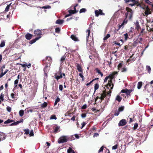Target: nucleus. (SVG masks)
<instances>
[{"label":"nucleus","instance_id":"obj_50","mask_svg":"<svg viewBox=\"0 0 153 153\" xmlns=\"http://www.w3.org/2000/svg\"><path fill=\"white\" fill-rule=\"evenodd\" d=\"M25 131V134H29V130L28 129H26L24 130Z\"/></svg>","mask_w":153,"mask_h":153},{"label":"nucleus","instance_id":"obj_21","mask_svg":"<svg viewBox=\"0 0 153 153\" xmlns=\"http://www.w3.org/2000/svg\"><path fill=\"white\" fill-rule=\"evenodd\" d=\"M48 105V103L46 102H44V103L41 105V107L42 108H44L46 107Z\"/></svg>","mask_w":153,"mask_h":153},{"label":"nucleus","instance_id":"obj_11","mask_svg":"<svg viewBox=\"0 0 153 153\" xmlns=\"http://www.w3.org/2000/svg\"><path fill=\"white\" fill-rule=\"evenodd\" d=\"M33 35L30 33H27L25 36V38L27 40H30L32 39Z\"/></svg>","mask_w":153,"mask_h":153},{"label":"nucleus","instance_id":"obj_24","mask_svg":"<svg viewBox=\"0 0 153 153\" xmlns=\"http://www.w3.org/2000/svg\"><path fill=\"white\" fill-rule=\"evenodd\" d=\"M4 95L2 93L0 95V104L1 103V102L3 101L4 100Z\"/></svg>","mask_w":153,"mask_h":153},{"label":"nucleus","instance_id":"obj_18","mask_svg":"<svg viewBox=\"0 0 153 153\" xmlns=\"http://www.w3.org/2000/svg\"><path fill=\"white\" fill-rule=\"evenodd\" d=\"M147 29L149 32H153V25H152L148 26L146 25Z\"/></svg>","mask_w":153,"mask_h":153},{"label":"nucleus","instance_id":"obj_8","mask_svg":"<svg viewBox=\"0 0 153 153\" xmlns=\"http://www.w3.org/2000/svg\"><path fill=\"white\" fill-rule=\"evenodd\" d=\"M34 33L38 37L41 36L42 35V32L41 30L37 29L34 30Z\"/></svg>","mask_w":153,"mask_h":153},{"label":"nucleus","instance_id":"obj_47","mask_svg":"<svg viewBox=\"0 0 153 153\" xmlns=\"http://www.w3.org/2000/svg\"><path fill=\"white\" fill-rule=\"evenodd\" d=\"M6 109L7 111L9 112H11V108L8 106L7 107Z\"/></svg>","mask_w":153,"mask_h":153},{"label":"nucleus","instance_id":"obj_30","mask_svg":"<svg viewBox=\"0 0 153 153\" xmlns=\"http://www.w3.org/2000/svg\"><path fill=\"white\" fill-rule=\"evenodd\" d=\"M146 70H147L148 72L149 73H150L151 72V68L150 66H148V65L146 66Z\"/></svg>","mask_w":153,"mask_h":153},{"label":"nucleus","instance_id":"obj_46","mask_svg":"<svg viewBox=\"0 0 153 153\" xmlns=\"http://www.w3.org/2000/svg\"><path fill=\"white\" fill-rule=\"evenodd\" d=\"M138 125L137 123H135L134 124V126L133 127V129L134 130H136L138 127Z\"/></svg>","mask_w":153,"mask_h":153},{"label":"nucleus","instance_id":"obj_38","mask_svg":"<svg viewBox=\"0 0 153 153\" xmlns=\"http://www.w3.org/2000/svg\"><path fill=\"white\" fill-rule=\"evenodd\" d=\"M24 114V111L23 110H21L19 112V116L20 117H22L23 115Z\"/></svg>","mask_w":153,"mask_h":153},{"label":"nucleus","instance_id":"obj_51","mask_svg":"<svg viewBox=\"0 0 153 153\" xmlns=\"http://www.w3.org/2000/svg\"><path fill=\"white\" fill-rule=\"evenodd\" d=\"M48 65H46L44 69V72H48L49 70L48 68Z\"/></svg>","mask_w":153,"mask_h":153},{"label":"nucleus","instance_id":"obj_52","mask_svg":"<svg viewBox=\"0 0 153 153\" xmlns=\"http://www.w3.org/2000/svg\"><path fill=\"white\" fill-rule=\"evenodd\" d=\"M60 31V29L59 27H56L55 28V32L57 33H59Z\"/></svg>","mask_w":153,"mask_h":153},{"label":"nucleus","instance_id":"obj_40","mask_svg":"<svg viewBox=\"0 0 153 153\" xmlns=\"http://www.w3.org/2000/svg\"><path fill=\"white\" fill-rule=\"evenodd\" d=\"M127 70V69L126 68L123 67L121 68L120 71L122 72H125Z\"/></svg>","mask_w":153,"mask_h":153},{"label":"nucleus","instance_id":"obj_49","mask_svg":"<svg viewBox=\"0 0 153 153\" xmlns=\"http://www.w3.org/2000/svg\"><path fill=\"white\" fill-rule=\"evenodd\" d=\"M50 118L51 119L56 120V119L57 118L56 117V116L55 115H53L51 116Z\"/></svg>","mask_w":153,"mask_h":153},{"label":"nucleus","instance_id":"obj_42","mask_svg":"<svg viewBox=\"0 0 153 153\" xmlns=\"http://www.w3.org/2000/svg\"><path fill=\"white\" fill-rule=\"evenodd\" d=\"M110 37V35L109 34H108L106 35V36L104 37L103 38V40H105L106 39H107L108 38Z\"/></svg>","mask_w":153,"mask_h":153},{"label":"nucleus","instance_id":"obj_16","mask_svg":"<svg viewBox=\"0 0 153 153\" xmlns=\"http://www.w3.org/2000/svg\"><path fill=\"white\" fill-rule=\"evenodd\" d=\"M59 126H56L54 128L53 132L55 133H57L59 131V130L60 129Z\"/></svg>","mask_w":153,"mask_h":153},{"label":"nucleus","instance_id":"obj_4","mask_svg":"<svg viewBox=\"0 0 153 153\" xmlns=\"http://www.w3.org/2000/svg\"><path fill=\"white\" fill-rule=\"evenodd\" d=\"M141 7L143 9H145V15L146 16H147L148 15L152 13V10L149 8L148 6H146L145 7Z\"/></svg>","mask_w":153,"mask_h":153},{"label":"nucleus","instance_id":"obj_17","mask_svg":"<svg viewBox=\"0 0 153 153\" xmlns=\"http://www.w3.org/2000/svg\"><path fill=\"white\" fill-rule=\"evenodd\" d=\"M70 37L73 40L75 41H79V39L78 38L74 35H72Z\"/></svg>","mask_w":153,"mask_h":153},{"label":"nucleus","instance_id":"obj_13","mask_svg":"<svg viewBox=\"0 0 153 153\" xmlns=\"http://www.w3.org/2000/svg\"><path fill=\"white\" fill-rule=\"evenodd\" d=\"M135 25L136 26L135 27V29L137 30V31H138V32H139V30L140 29H141V28L138 21H137L136 22L135 24Z\"/></svg>","mask_w":153,"mask_h":153},{"label":"nucleus","instance_id":"obj_22","mask_svg":"<svg viewBox=\"0 0 153 153\" xmlns=\"http://www.w3.org/2000/svg\"><path fill=\"white\" fill-rule=\"evenodd\" d=\"M55 76V78H56L57 80L60 78H61L62 77V74H60V75H57L56 74Z\"/></svg>","mask_w":153,"mask_h":153},{"label":"nucleus","instance_id":"obj_64","mask_svg":"<svg viewBox=\"0 0 153 153\" xmlns=\"http://www.w3.org/2000/svg\"><path fill=\"white\" fill-rule=\"evenodd\" d=\"M8 71V70H6L4 73H3V72H1V74H2V75H3V76L7 73V72Z\"/></svg>","mask_w":153,"mask_h":153},{"label":"nucleus","instance_id":"obj_32","mask_svg":"<svg viewBox=\"0 0 153 153\" xmlns=\"http://www.w3.org/2000/svg\"><path fill=\"white\" fill-rule=\"evenodd\" d=\"M122 100V98L120 97L119 95H117L116 98V100L119 102H120Z\"/></svg>","mask_w":153,"mask_h":153},{"label":"nucleus","instance_id":"obj_23","mask_svg":"<svg viewBox=\"0 0 153 153\" xmlns=\"http://www.w3.org/2000/svg\"><path fill=\"white\" fill-rule=\"evenodd\" d=\"M142 85V82H139L137 84V88L138 89H140Z\"/></svg>","mask_w":153,"mask_h":153},{"label":"nucleus","instance_id":"obj_19","mask_svg":"<svg viewBox=\"0 0 153 153\" xmlns=\"http://www.w3.org/2000/svg\"><path fill=\"white\" fill-rule=\"evenodd\" d=\"M64 22V21L60 19H57L56 22V23L59 25L62 24Z\"/></svg>","mask_w":153,"mask_h":153},{"label":"nucleus","instance_id":"obj_2","mask_svg":"<svg viewBox=\"0 0 153 153\" xmlns=\"http://www.w3.org/2000/svg\"><path fill=\"white\" fill-rule=\"evenodd\" d=\"M68 139L67 136H63L61 137L58 140V142L59 144L67 142Z\"/></svg>","mask_w":153,"mask_h":153},{"label":"nucleus","instance_id":"obj_55","mask_svg":"<svg viewBox=\"0 0 153 153\" xmlns=\"http://www.w3.org/2000/svg\"><path fill=\"white\" fill-rule=\"evenodd\" d=\"M87 106L86 104L84 105L81 107L82 109H85L87 108Z\"/></svg>","mask_w":153,"mask_h":153},{"label":"nucleus","instance_id":"obj_61","mask_svg":"<svg viewBox=\"0 0 153 153\" xmlns=\"http://www.w3.org/2000/svg\"><path fill=\"white\" fill-rule=\"evenodd\" d=\"M134 0H124L125 3H127L130 2H132Z\"/></svg>","mask_w":153,"mask_h":153},{"label":"nucleus","instance_id":"obj_31","mask_svg":"<svg viewBox=\"0 0 153 153\" xmlns=\"http://www.w3.org/2000/svg\"><path fill=\"white\" fill-rule=\"evenodd\" d=\"M99 88V85L98 84V83L95 84L94 87V90H95L94 92H95L96 90H97Z\"/></svg>","mask_w":153,"mask_h":153},{"label":"nucleus","instance_id":"obj_44","mask_svg":"<svg viewBox=\"0 0 153 153\" xmlns=\"http://www.w3.org/2000/svg\"><path fill=\"white\" fill-rule=\"evenodd\" d=\"M144 1L146 3L149 5H150L152 3V2L150 1L149 0H144Z\"/></svg>","mask_w":153,"mask_h":153},{"label":"nucleus","instance_id":"obj_10","mask_svg":"<svg viewBox=\"0 0 153 153\" xmlns=\"http://www.w3.org/2000/svg\"><path fill=\"white\" fill-rule=\"evenodd\" d=\"M106 96V94L105 93L103 92L102 94H100V96H98L95 99L96 100L97 98H99L100 99L101 101L104 99V98Z\"/></svg>","mask_w":153,"mask_h":153},{"label":"nucleus","instance_id":"obj_45","mask_svg":"<svg viewBox=\"0 0 153 153\" xmlns=\"http://www.w3.org/2000/svg\"><path fill=\"white\" fill-rule=\"evenodd\" d=\"M79 76H80L82 78V81H84L85 80L84 77L82 74V73H79Z\"/></svg>","mask_w":153,"mask_h":153},{"label":"nucleus","instance_id":"obj_54","mask_svg":"<svg viewBox=\"0 0 153 153\" xmlns=\"http://www.w3.org/2000/svg\"><path fill=\"white\" fill-rule=\"evenodd\" d=\"M117 146H118V145L117 144H116L115 146H112V149H113V150L116 149L117 148Z\"/></svg>","mask_w":153,"mask_h":153},{"label":"nucleus","instance_id":"obj_26","mask_svg":"<svg viewBox=\"0 0 153 153\" xmlns=\"http://www.w3.org/2000/svg\"><path fill=\"white\" fill-rule=\"evenodd\" d=\"M144 30H145V29L144 28L142 29L139 35L140 36H143V35L145 34V32L144 31Z\"/></svg>","mask_w":153,"mask_h":153},{"label":"nucleus","instance_id":"obj_3","mask_svg":"<svg viewBox=\"0 0 153 153\" xmlns=\"http://www.w3.org/2000/svg\"><path fill=\"white\" fill-rule=\"evenodd\" d=\"M113 87V84L111 82V81L109 82L107 85H106V87L107 88L109 89V91L107 92L108 94L110 95L111 92V90L112 89Z\"/></svg>","mask_w":153,"mask_h":153},{"label":"nucleus","instance_id":"obj_9","mask_svg":"<svg viewBox=\"0 0 153 153\" xmlns=\"http://www.w3.org/2000/svg\"><path fill=\"white\" fill-rule=\"evenodd\" d=\"M126 123V120L125 119H122L121 120L119 123L118 125L119 126H123L125 125Z\"/></svg>","mask_w":153,"mask_h":153},{"label":"nucleus","instance_id":"obj_5","mask_svg":"<svg viewBox=\"0 0 153 153\" xmlns=\"http://www.w3.org/2000/svg\"><path fill=\"white\" fill-rule=\"evenodd\" d=\"M117 74V72H114L112 74H111V76H108L106 77L105 78V79H104V82H106L107 80L108 79H110V80L108 81V82H110V81H111V82L112 83V79L113 78V76L114 75H115V74Z\"/></svg>","mask_w":153,"mask_h":153},{"label":"nucleus","instance_id":"obj_15","mask_svg":"<svg viewBox=\"0 0 153 153\" xmlns=\"http://www.w3.org/2000/svg\"><path fill=\"white\" fill-rule=\"evenodd\" d=\"M23 119H21L19 121H17L16 122H14V123H12L11 124V126L16 125L18 124H19V123L22 122H23Z\"/></svg>","mask_w":153,"mask_h":153},{"label":"nucleus","instance_id":"obj_14","mask_svg":"<svg viewBox=\"0 0 153 153\" xmlns=\"http://www.w3.org/2000/svg\"><path fill=\"white\" fill-rule=\"evenodd\" d=\"M41 36H39L36 38L35 39L32 40L30 42V43L31 44L35 43L37 40L39 39Z\"/></svg>","mask_w":153,"mask_h":153},{"label":"nucleus","instance_id":"obj_41","mask_svg":"<svg viewBox=\"0 0 153 153\" xmlns=\"http://www.w3.org/2000/svg\"><path fill=\"white\" fill-rule=\"evenodd\" d=\"M123 66V64L121 63H120L118 65V68L119 70H120L122 68Z\"/></svg>","mask_w":153,"mask_h":153},{"label":"nucleus","instance_id":"obj_39","mask_svg":"<svg viewBox=\"0 0 153 153\" xmlns=\"http://www.w3.org/2000/svg\"><path fill=\"white\" fill-rule=\"evenodd\" d=\"M41 8L42 9H50L51 8V7L49 5H46L42 7Z\"/></svg>","mask_w":153,"mask_h":153},{"label":"nucleus","instance_id":"obj_33","mask_svg":"<svg viewBox=\"0 0 153 153\" xmlns=\"http://www.w3.org/2000/svg\"><path fill=\"white\" fill-rule=\"evenodd\" d=\"M5 45V42L3 40L1 42V43L0 44V47L2 48L4 47Z\"/></svg>","mask_w":153,"mask_h":153},{"label":"nucleus","instance_id":"obj_6","mask_svg":"<svg viewBox=\"0 0 153 153\" xmlns=\"http://www.w3.org/2000/svg\"><path fill=\"white\" fill-rule=\"evenodd\" d=\"M95 16L96 17L98 16L99 15H105V13H103L102 10L101 9L99 10H96L95 11Z\"/></svg>","mask_w":153,"mask_h":153},{"label":"nucleus","instance_id":"obj_12","mask_svg":"<svg viewBox=\"0 0 153 153\" xmlns=\"http://www.w3.org/2000/svg\"><path fill=\"white\" fill-rule=\"evenodd\" d=\"M6 138L5 134L2 132H0V141H2Z\"/></svg>","mask_w":153,"mask_h":153},{"label":"nucleus","instance_id":"obj_28","mask_svg":"<svg viewBox=\"0 0 153 153\" xmlns=\"http://www.w3.org/2000/svg\"><path fill=\"white\" fill-rule=\"evenodd\" d=\"M13 120H12L8 119L7 120L5 121L4 122V124L9 123H11L13 122Z\"/></svg>","mask_w":153,"mask_h":153},{"label":"nucleus","instance_id":"obj_57","mask_svg":"<svg viewBox=\"0 0 153 153\" xmlns=\"http://www.w3.org/2000/svg\"><path fill=\"white\" fill-rule=\"evenodd\" d=\"M59 90H60L61 91H62L63 89L62 85H59Z\"/></svg>","mask_w":153,"mask_h":153},{"label":"nucleus","instance_id":"obj_53","mask_svg":"<svg viewBox=\"0 0 153 153\" xmlns=\"http://www.w3.org/2000/svg\"><path fill=\"white\" fill-rule=\"evenodd\" d=\"M124 109V107L122 106L120 107L118 109V111L119 112L122 111H123Z\"/></svg>","mask_w":153,"mask_h":153},{"label":"nucleus","instance_id":"obj_35","mask_svg":"<svg viewBox=\"0 0 153 153\" xmlns=\"http://www.w3.org/2000/svg\"><path fill=\"white\" fill-rule=\"evenodd\" d=\"M96 70L97 72L99 74H100L101 76H103V74L100 71V70L98 69V68H96Z\"/></svg>","mask_w":153,"mask_h":153},{"label":"nucleus","instance_id":"obj_48","mask_svg":"<svg viewBox=\"0 0 153 153\" xmlns=\"http://www.w3.org/2000/svg\"><path fill=\"white\" fill-rule=\"evenodd\" d=\"M124 35L125 36V40H126L128 38V34L127 33H126L125 34H124Z\"/></svg>","mask_w":153,"mask_h":153},{"label":"nucleus","instance_id":"obj_63","mask_svg":"<svg viewBox=\"0 0 153 153\" xmlns=\"http://www.w3.org/2000/svg\"><path fill=\"white\" fill-rule=\"evenodd\" d=\"M132 2H133V4H135V5L138 3V1L136 0H134V1H132Z\"/></svg>","mask_w":153,"mask_h":153},{"label":"nucleus","instance_id":"obj_58","mask_svg":"<svg viewBox=\"0 0 153 153\" xmlns=\"http://www.w3.org/2000/svg\"><path fill=\"white\" fill-rule=\"evenodd\" d=\"M86 125V123L85 122H83L82 124H81V125H82V127H81V128H82L83 127H84V126L85 125Z\"/></svg>","mask_w":153,"mask_h":153},{"label":"nucleus","instance_id":"obj_29","mask_svg":"<svg viewBox=\"0 0 153 153\" xmlns=\"http://www.w3.org/2000/svg\"><path fill=\"white\" fill-rule=\"evenodd\" d=\"M11 3L10 4H9L7 5V6L6 7L5 9V12H7L9 9V8L10 7V6H11Z\"/></svg>","mask_w":153,"mask_h":153},{"label":"nucleus","instance_id":"obj_20","mask_svg":"<svg viewBox=\"0 0 153 153\" xmlns=\"http://www.w3.org/2000/svg\"><path fill=\"white\" fill-rule=\"evenodd\" d=\"M76 67L77 69L79 72H82V68L81 66L79 64H77V65Z\"/></svg>","mask_w":153,"mask_h":153},{"label":"nucleus","instance_id":"obj_56","mask_svg":"<svg viewBox=\"0 0 153 153\" xmlns=\"http://www.w3.org/2000/svg\"><path fill=\"white\" fill-rule=\"evenodd\" d=\"M29 135L30 136H33L34 135L33 132V130H32L30 132H29Z\"/></svg>","mask_w":153,"mask_h":153},{"label":"nucleus","instance_id":"obj_37","mask_svg":"<svg viewBox=\"0 0 153 153\" xmlns=\"http://www.w3.org/2000/svg\"><path fill=\"white\" fill-rule=\"evenodd\" d=\"M60 101V99L59 97H57L55 100V101L54 103V105H56L57 103Z\"/></svg>","mask_w":153,"mask_h":153},{"label":"nucleus","instance_id":"obj_25","mask_svg":"<svg viewBox=\"0 0 153 153\" xmlns=\"http://www.w3.org/2000/svg\"><path fill=\"white\" fill-rule=\"evenodd\" d=\"M68 153H75L74 151L70 147H69L68 150Z\"/></svg>","mask_w":153,"mask_h":153},{"label":"nucleus","instance_id":"obj_36","mask_svg":"<svg viewBox=\"0 0 153 153\" xmlns=\"http://www.w3.org/2000/svg\"><path fill=\"white\" fill-rule=\"evenodd\" d=\"M65 57L66 56L65 55H64L61 57L60 59V61L62 63L64 61L65 59Z\"/></svg>","mask_w":153,"mask_h":153},{"label":"nucleus","instance_id":"obj_1","mask_svg":"<svg viewBox=\"0 0 153 153\" xmlns=\"http://www.w3.org/2000/svg\"><path fill=\"white\" fill-rule=\"evenodd\" d=\"M126 9L127 12L125 14V17L126 18L128 17L129 19L130 20L132 17L133 11L131 9L128 7H126Z\"/></svg>","mask_w":153,"mask_h":153},{"label":"nucleus","instance_id":"obj_43","mask_svg":"<svg viewBox=\"0 0 153 153\" xmlns=\"http://www.w3.org/2000/svg\"><path fill=\"white\" fill-rule=\"evenodd\" d=\"M86 11V10L85 8H82L79 11V13H82L85 12Z\"/></svg>","mask_w":153,"mask_h":153},{"label":"nucleus","instance_id":"obj_7","mask_svg":"<svg viewBox=\"0 0 153 153\" xmlns=\"http://www.w3.org/2000/svg\"><path fill=\"white\" fill-rule=\"evenodd\" d=\"M132 91V90L129 89L128 90L127 89H123L121 90V93H125L128 96L130 95V93Z\"/></svg>","mask_w":153,"mask_h":153},{"label":"nucleus","instance_id":"obj_59","mask_svg":"<svg viewBox=\"0 0 153 153\" xmlns=\"http://www.w3.org/2000/svg\"><path fill=\"white\" fill-rule=\"evenodd\" d=\"M103 146H102L100 148V149L98 151L99 152H99H102L103 151Z\"/></svg>","mask_w":153,"mask_h":153},{"label":"nucleus","instance_id":"obj_62","mask_svg":"<svg viewBox=\"0 0 153 153\" xmlns=\"http://www.w3.org/2000/svg\"><path fill=\"white\" fill-rule=\"evenodd\" d=\"M46 59H48L49 61H50V62H51V58L50 57H49V56L47 57Z\"/></svg>","mask_w":153,"mask_h":153},{"label":"nucleus","instance_id":"obj_34","mask_svg":"<svg viewBox=\"0 0 153 153\" xmlns=\"http://www.w3.org/2000/svg\"><path fill=\"white\" fill-rule=\"evenodd\" d=\"M68 12L69 13V14H70L71 15V14H74V13H76V11L75 12L74 10H68Z\"/></svg>","mask_w":153,"mask_h":153},{"label":"nucleus","instance_id":"obj_60","mask_svg":"<svg viewBox=\"0 0 153 153\" xmlns=\"http://www.w3.org/2000/svg\"><path fill=\"white\" fill-rule=\"evenodd\" d=\"M127 18L125 17V19L123 20V22H124L125 24H126L128 22V20L127 19Z\"/></svg>","mask_w":153,"mask_h":153},{"label":"nucleus","instance_id":"obj_27","mask_svg":"<svg viewBox=\"0 0 153 153\" xmlns=\"http://www.w3.org/2000/svg\"><path fill=\"white\" fill-rule=\"evenodd\" d=\"M86 32L87 33H88L87 36V40H88L89 38V36L90 33H91V30L90 29H88L87 31H86Z\"/></svg>","mask_w":153,"mask_h":153}]
</instances>
